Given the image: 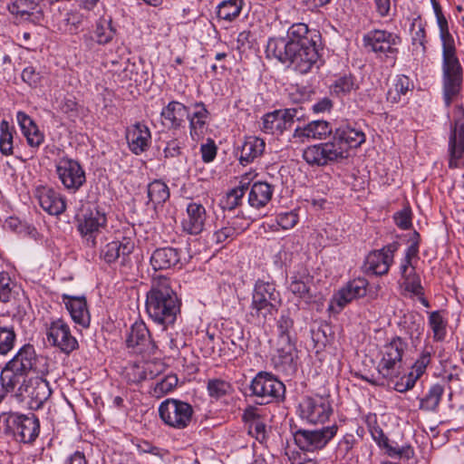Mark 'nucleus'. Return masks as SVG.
<instances>
[{"label": "nucleus", "mask_w": 464, "mask_h": 464, "mask_svg": "<svg viewBox=\"0 0 464 464\" xmlns=\"http://www.w3.org/2000/svg\"><path fill=\"white\" fill-rule=\"evenodd\" d=\"M332 414L333 407L329 394L304 396L299 403V415L309 423H324Z\"/></svg>", "instance_id": "obj_11"}, {"label": "nucleus", "mask_w": 464, "mask_h": 464, "mask_svg": "<svg viewBox=\"0 0 464 464\" xmlns=\"http://www.w3.org/2000/svg\"><path fill=\"white\" fill-rule=\"evenodd\" d=\"M303 159L311 166H324V160L321 161L318 144L305 148L303 151Z\"/></svg>", "instance_id": "obj_57"}, {"label": "nucleus", "mask_w": 464, "mask_h": 464, "mask_svg": "<svg viewBox=\"0 0 464 464\" xmlns=\"http://www.w3.org/2000/svg\"><path fill=\"white\" fill-rule=\"evenodd\" d=\"M402 285L405 290L411 292L414 295H424L423 287L420 279L415 272V268H411V272L406 278L403 279Z\"/></svg>", "instance_id": "obj_55"}, {"label": "nucleus", "mask_w": 464, "mask_h": 464, "mask_svg": "<svg viewBox=\"0 0 464 464\" xmlns=\"http://www.w3.org/2000/svg\"><path fill=\"white\" fill-rule=\"evenodd\" d=\"M207 389L208 395L217 400L230 394L233 391L230 382L218 378L208 380Z\"/></svg>", "instance_id": "obj_45"}, {"label": "nucleus", "mask_w": 464, "mask_h": 464, "mask_svg": "<svg viewBox=\"0 0 464 464\" xmlns=\"http://www.w3.org/2000/svg\"><path fill=\"white\" fill-rule=\"evenodd\" d=\"M434 353L432 346L426 345L420 354V357L414 362L412 366V372L417 374V377H420L426 371L427 366L430 364L431 355Z\"/></svg>", "instance_id": "obj_53"}, {"label": "nucleus", "mask_w": 464, "mask_h": 464, "mask_svg": "<svg viewBox=\"0 0 464 464\" xmlns=\"http://www.w3.org/2000/svg\"><path fill=\"white\" fill-rule=\"evenodd\" d=\"M126 140L130 151L140 155L150 148L151 133L145 123L136 122L127 128Z\"/></svg>", "instance_id": "obj_20"}, {"label": "nucleus", "mask_w": 464, "mask_h": 464, "mask_svg": "<svg viewBox=\"0 0 464 464\" xmlns=\"http://www.w3.org/2000/svg\"><path fill=\"white\" fill-rule=\"evenodd\" d=\"M362 41L365 48H369L373 53L384 54L387 58H391L393 63L396 62L399 53L398 45L401 42L398 34L386 30L374 29L368 32Z\"/></svg>", "instance_id": "obj_12"}, {"label": "nucleus", "mask_w": 464, "mask_h": 464, "mask_svg": "<svg viewBox=\"0 0 464 464\" xmlns=\"http://www.w3.org/2000/svg\"><path fill=\"white\" fill-rule=\"evenodd\" d=\"M244 228L237 227L236 226V221L233 220L228 222L227 226L222 227L221 228L215 231L213 237L217 244H221L226 241H231L236 238Z\"/></svg>", "instance_id": "obj_48"}, {"label": "nucleus", "mask_w": 464, "mask_h": 464, "mask_svg": "<svg viewBox=\"0 0 464 464\" xmlns=\"http://www.w3.org/2000/svg\"><path fill=\"white\" fill-rule=\"evenodd\" d=\"M408 343L401 337H393L381 349L382 358L377 366V377L373 374L362 376V379L373 385H384L393 382L401 373L402 358Z\"/></svg>", "instance_id": "obj_5"}, {"label": "nucleus", "mask_w": 464, "mask_h": 464, "mask_svg": "<svg viewBox=\"0 0 464 464\" xmlns=\"http://www.w3.org/2000/svg\"><path fill=\"white\" fill-rule=\"evenodd\" d=\"M286 130L285 123L282 121L278 111L269 112L262 118V130L268 134L283 133Z\"/></svg>", "instance_id": "obj_41"}, {"label": "nucleus", "mask_w": 464, "mask_h": 464, "mask_svg": "<svg viewBox=\"0 0 464 464\" xmlns=\"http://www.w3.org/2000/svg\"><path fill=\"white\" fill-rule=\"evenodd\" d=\"M15 130L10 126L8 121L3 120L0 122V152L4 156H11L14 154V134Z\"/></svg>", "instance_id": "obj_39"}, {"label": "nucleus", "mask_w": 464, "mask_h": 464, "mask_svg": "<svg viewBox=\"0 0 464 464\" xmlns=\"http://www.w3.org/2000/svg\"><path fill=\"white\" fill-rule=\"evenodd\" d=\"M444 392L442 385L436 383L430 386L427 394L420 399V409L426 411H433L438 408Z\"/></svg>", "instance_id": "obj_38"}, {"label": "nucleus", "mask_w": 464, "mask_h": 464, "mask_svg": "<svg viewBox=\"0 0 464 464\" xmlns=\"http://www.w3.org/2000/svg\"><path fill=\"white\" fill-rule=\"evenodd\" d=\"M249 391V395L257 398L259 404H267L274 401H283L285 386L273 373L261 371L252 379Z\"/></svg>", "instance_id": "obj_8"}, {"label": "nucleus", "mask_w": 464, "mask_h": 464, "mask_svg": "<svg viewBox=\"0 0 464 464\" xmlns=\"http://www.w3.org/2000/svg\"><path fill=\"white\" fill-rule=\"evenodd\" d=\"M366 287L367 281L363 278L350 281L334 295L332 304L335 303L341 310L353 299L364 296L367 291Z\"/></svg>", "instance_id": "obj_25"}, {"label": "nucleus", "mask_w": 464, "mask_h": 464, "mask_svg": "<svg viewBox=\"0 0 464 464\" xmlns=\"http://www.w3.org/2000/svg\"><path fill=\"white\" fill-rule=\"evenodd\" d=\"M333 138L334 141L344 150V155L348 157L350 149L359 148L365 142V134L362 130L357 127L356 123L343 122L337 127Z\"/></svg>", "instance_id": "obj_17"}, {"label": "nucleus", "mask_w": 464, "mask_h": 464, "mask_svg": "<svg viewBox=\"0 0 464 464\" xmlns=\"http://www.w3.org/2000/svg\"><path fill=\"white\" fill-rule=\"evenodd\" d=\"M297 222L298 217L293 211L280 213L276 216V224L284 230L294 227Z\"/></svg>", "instance_id": "obj_58"}, {"label": "nucleus", "mask_w": 464, "mask_h": 464, "mask_svg": "<svg viewBox=\"0 0 464 464\" xmlns=\"http://www.w3.org/2000/svg\"><path fill=\"white\" fill-rule=\"evenodd\" d=\"M265 148L264 140L255 136L246 138L239 149L238 160L240 164L246 166L252 163L256 159L262 156Z\"/></svg>", "instance_id": "obj_30"}, {"label": "nucleus", "mask_w": 464, "mask_h": 464, "mask_svg": "<svg viewBox=\"0 0 464 464\" xmlns=\"http://www.w3.org/2000/svg\"><path fill=\"white\" fill-rule=\"evenodd\" d=\"M194 414L193 407L178 399H167L159 406L160 420L169 427L183 430L189 426Z\"/></svg>", "instance_id": "obj_10"}, {"label": "nucleus", "mask_w": 464, "mask_h": 464, "mask_svg": "<svg viewBox=\"0 0 464 464\" xmlns=\"http://www.w3.org/2000/svg\"><path fill=\"white\" fill-rule=\"evenodd\" d=\"M338 426L334 423L320 429H298L293 431L295 444L302 451L322 450L336 436Z\"/></svg>", "instance_id": "obj_9"}, {"label": "nucleus", "mask_w": 464, "mask_h": 464, "mask_svg": "<svg viewBox=\"0 0 464 464\" xmlns=\"http://www.w3.org/2000/svg\"><path fill=\"white\" fill-rule=\"evenodd\" d=\"M56 173L64 188L75 193L86 182V175L82 165L74 160L62 158L56 165Z\"/></svg>", "instance_id": "obj_15"}, {"label": "nucleus", "mask_w": 464, "mask_h": 464, "mask_svg": "<svg viewBox=\"0 0 464 464\" xmlns=\"http://www.w3.org/2000/svg\"><path fill=\"white\" fill-rule=\"evenodd\" d=\"M396 225L401 229H408L411 227V211L404 208L394 215Z\"/></svg>", "instance_id": "obj_60"}, {"label": "nucleus", "mask_w": 464, "mask_h": 464, "mask_svg": "<svg viewBox=\"0 0 464 464\" xmlns=\"http://www.w3.org/2000/svg\"><path fill=\"white\" fill-rule=\"evenodd\" d=\"M22 390H24V394L28 396V404L33 410L42 408L52 394L49 382L42 378L29 379L27 385H24Z\"/></svg>", "instance_id": "obj_22"}, {"label": "nucleus", "mask_w": 464, "mask_h": 464, "mask_svg": "<svg viewBox=\"0 0 464 464\" xmlns=\"http://www.w3.org/2000/svg\"><path fill=\"white\" fill-rule=\"evenodd\" d=\"M217 146L211 140L208 143L202 144L200 148L202 160L204 162H211L217 156Z\"/></svg>", "instance_id": "obj_63"}, {"label": "nucleus", "mask_w": 464, "mask_h": 464, "mask_svg": "<svg viewBox=\"0 0 464 464\" xmlns=\"http://www.w3.org/2000/svg\"><path fill=\"white\" fill-rule=\"evenodd\" d=\"M63 301L73 322L83 328L89 327L91 316L85 297L63 295Z\"/></svg>", "instance_id": "obj_26"}, {"label": "nucleus", "mask_w": 464, "mask_h": 464, "mask_svg": "<svg viewBox=\"0 0 464 464\" xmlns=\"http://www.w3.org/2000/svg\"><path fill=\"white\" fill-rule=\"evenodd\" d=\"M48 343L61 353L69 355L78 349L79 343L72 334L70 326L63 319H55L50 323L46 331Z\"/></svg>", "instance_id": "obj_14"}, {"label": "nucleus", "mask_w": 464, "mask_h": 464, "mask_svg": "<svg viewBox=\"0 0 464 464\" xmlns=\"http://www.w3.org/2000/svg\"><path fill=\"white\" fill-rule=\"evenodd\" d=\"M148 201L147 206L152 205L154 210L162 206L170 196L168 185L160 179H155L147 187Z\"/></svg>", "instance_id": "obj_33"}, {"label": "nucleus", "mask_w": 464, "mask_h": 464, "mask_svg": "<svg viewBox=\"0 0 464 464\" xmlns=\"http://www.w3.org/2000/svg\"><path fill=\"white\" fill-rule=\"evenodd\" d=\"M195 111L191 116L188 115L190 135L192 139L198 138L204 133V129L208 118L209 112L203 102L194 104Z\"/></svg>", "instance_id": "obj_34"}, {"label": "nucleus", "mask_w": 464, "mask_h": 464, "mask_svg": "<svg viewBox=\"0 0 464 464\" xmlns=\"http://www.w3.org/2000/svg\"><path fill=\"white\" fill-rule=\"evenodd\" d=\"M20 288L12 280L7 272H0V302L5 304L14 303L19 295Z\"/></svg>", "instance_id": "obj_35"}, {"label": "nucleus", "mask_w": 464, "mask_h": 464, "mask_svg": "<svg viewBox=\"0 0 464 464\" xmlns=\"http://www.w3.org/2000/svg\"><path fill=\"white\" fill-rule=\"evenodd\" d=\"M274 188L267 182H255L248 193V204L250 207L259 209L271 200Z\"/></svg>", "instance_id": "obj_32"}, {"label": "nucleus", "mask_w": 464, "mask_h": 464, "mask_svg": "<svg viewBox=\"0 0 464 464\" xmlns=\"http://www.w3.org/2000/svg\"><path fill=\"white\" fill-rule=\"evenodd\" d=\"M243 0H226L218 7V16L226 21H232L237 17L242 10Z\"/></svg>", "instance_id": "obj_42"}, {"label": "nucleus", "mask_w": 464, "mask_h": 464, "mask_svg": "<svg viewBox=\"0 0 464 464\" xmlns=\"http://www.w3.org/2000/svg\"><path fill=\"white\" fill-rule=\"evenodd\" d=\"M134 242L130 238L123 237L121 241H112L108 243L101 251V257L108 264H111L121 258V264H124L126 257L132 253Z\"/></svg>", "instance_id": "obj_27"}, {"label": "nucleus", "mask_w": 464, "mask_h": 464, "mask_svg": "<svg viewBox=\"0 0 464 464\" xmlns=\"http://www.w3.org/2000/svg\"><path fill=\"white\" fill-rule=\"evenodd\" d=\"M22 79L32 87H36L40 82V73L33 66L24 68L22 72Z\"/></svg>", "instance_id": "obj_62"}, {"label": "nucleus", "mask_w": 464, "mask_h": 464, "mask_svg": "<svg viewBox=\"0 0 464 464\" xmlns=\"http://www.w3.org/2000/svg\"><path fill=\"white\" fill-rule=\"evenodd\" d=\"M420 377H417V374L414 372H410L407 375H404L401 378L400 381H397V379L392 382L394 383V390L399 392H405L409 390H411L417 380L419 379ZM392 382H390L389 384H391Z\"/></svg>", "instance_id": "obj_56"}, {"label": "nucleus", "mask_w": 464, "mask_h": 464, "mask_svg": "<svg viewBox=\"0 0 464 464\" xmlns=\"http://www.w3.org/2000/svg\"><path fill=\"white\" fill-rule=\"evenodd\" d=\"M145 308L149 317L164 329L175 323L180 310V300L173 290L169 278H153L150 289L146 295Z\"/></svg>", "instance_id": "obj_3"}, {"label": "nucleus", "mask_w": 464, "mask_h": 464, "mask_svg": "<svg viewBox=\"0 0 464 464\" xmlns=\"http://www.w3.org/2000/svg\"><path fill=\"white\" fill-rule=\"evenodd\" d=\"M429 324L433 332V339L441 342L446 336L447 322L443 319L439 311H433L429 316Z\"/></svg>", "instance_id": "obj_46"}, {"label": "nucleus", "mask_w": 464, "mask_h": 464, "mask_svg": "<svg viewBox=\"0 0 464 464\" xmlns=\"http://www.w3.org/2000/svg\"><path fill=\"white\" fill-rule=\"evenodd\" d=\"M36 361L35 350L32 344H24L16 354L6 362L0 374V383L6 392H14L23 396L22 387L27 385L26 377L34 369Z\"/></svg>", "instance_id": "obj_4"}, {"label": "nucleus", "mask_w": 464, "mask_h": 464, "mask_svg": "<svg viewBox=\"0 0 464 464\" xmlns=\"http://www.w3.org/2000/svg\"><path fill=\"white\" fill-rule=\"evenodd\" d=\"M296 348L294 341L278 343L277 354L274 358L276 367L285 372L296 371Z\"/></svg>", "instance_id": "obj_29"}, {"label": "nucleus", "mask_w": 464, "mask_h": 464, "mask_svg": "<svg viewBox=\"0 0 464 464\" xmlns=\"http://www.w3.org/2000/svg\"><path fill=\"white\" fill-rule=\"evenodd\" d=\"M150 265L155 271L175 267L180 262V250L175 247H160L153 251Z\"/></svg>", "instance_id": "obj_28"}, {"label": "nucleus", "mask_w": 464, "mask_h": 464, "mask_svg": "<svg viewBox=\"0 0 464 464\" xmlns=\"http://www.w3.org/2000/svg\"><path fill=\"white\" fill-rule=\"evenodd\" d=\"M38 9V4L34 0H16L10 8L13 14L21 15H33Z\"/></svg>", "instance_id": "obj_52"}, {"label": "nucleus", "mask_w": 464, "mask_h": 464, "mask_svg": "<svg viewBox=\"0 0 464 464\" xmlns=\"http://www.w3.org/2000/svg\"><path fill=\"white\" fill-rule=\"evenodd\" d=\"M116 34V28L112 25L111 17H101L95 25L94 36L99 44H109Z\"/></svg>", "instance_id": "obj_37"}, {"label": "nucleus", "mask_w": 464, "mask_h": 464, "mask_svg": "<svg viewBox=\"0 0 464 464\" xmlns=\"http://www.w3.org/2000/svg\"><path fill=\"white\" fill-rule=\"evenodd\" d=\"M332 126L325 121H313L304 127L295 130L294 137L324 140L334 133Z\"/></svg>", "instance_id": "obj_31"}, {"label": "nucleus", "mask_w": 464, "mask_h": 464, "mask_svg": "<svg viewBox=\"0 0 464 464\" xmlns=\"http://www.w3.org/2000/svg\"><path fill=\"white\" fill-rule=\"evenodd\" d=\"M178 384V378L174 374L166 375L155 383L153 395L157 398L162 397L173 391Z\"/></svg>", "instance_id": "obj_49"}, {"label": "nucleus", "mask_w": 464, "mask_h": 464, "mask_svg": "<svg viewBox=\"0 0 464 464\" xmlns=\"http://www.w3.org/2000/svg\"><path fill=\"white\" fill-rule=\"evenodd\" d=\"M107 223L105 213L98 207L86 208L78 218V230L86 245L96 246V238Z\"/></svg>", "instance_id": "obj_13"}, {"label": "nucleus", "mask_w": 464, "mask_h": 464, "mask_svg": "<svg viewBox=\"0 0 464 464\" xmlns=\"http://www.w3.org/2000/svg\"><path fill=\"white\" fill-rule=\"evenodd\" d=\"M0 433L11 437L17 442L31 444L40 433V421L33 414L2 412L0 414Z\"/></svg>", "instance_id": "obj_7"}, {"label": "nucleus", "mask_w": 464, "mask_h": 464, "mask_svg": "<svg viewBox=\"0 0 464 464\" xmlns=\"http://www.w3.org/2000/svg\"><path fill=\"white\" fill-rule=\"evenodd\" d=\"M293 330L294 320L290 317L289 313H282V314L276 321L278 343L293 341Z\"/></svg>", "instance_id": "obj_43"}, {"label": "nucleus", "mask_w": 464, "mask_h": 464, "mask_svg": "<svg viewBox=\"0 0 464 464\" xmlns=\"http://www.w3.org/2000/svg\"><path fill=\"white\" fill-rule=\"evenodd\" d=\"M34 196L41 208L50 215L58 216L66 209L64 198L53 188L38 186L35 188Z\"/></svg>", "instance_id": "obj_19"}, {"label": "nucleus", "mask_w": 464, "mask_h": 464, "mask_svg": "<svg viewBox=\"0 0 464 464\" xmlns=\"http://www.w3.org/2000/svg\"><path fill=\"white\" fill-rule=\"evenodd\" d=\"M24 135L28 145L32 148H38L44 140V136L40 132L37 126L34 127L32 130H27Z\"/></svg>", "instance_id": "obj_61"}, {"label": "nucleus", "mask_w": 464, "mask_h": 464, "mask_svg": "<svg viewBox=\"0 0 464 464\" xmlns=\"http://www.w3.org/2000/svg\"><path fill=\"white\" fill-rule=\"evenodd\" d=\"M249 434L257 440L263 441L266 439V425L259 420L254 418L249 423Z\"/></svg>", "instance_id": "obj_59"}, {"label": "nucleus", "mask_w": 464, "mask_h": 464, "mask_svg": "<svg viewBox=\"0 0 464 464\" xmlns=\"http://www.w3.org/2000/svg\"><path fill=\"white\" fill-rule=\"evenodd\" d=\"M411 43L413 45L419 44L425 50L426 32L425 25L420 19H414L411 24Z\"/></svg>", "instance_id": "obj_54"}, {"label": "nucleus", "mask_w": 464, "mask_h": 464, "mask_svg": "<svg viewBox=\"0 0 464 464\" xmlns=\"http://www.w3.org/2000/svg\"><path fill=\"white\" fill-rule=\"evenodd\" d=\"M15 341L14 325H0V354L6 355L14 348Z\"/></svg>", "instance_id": "obj_44"}, {"label": "nucleus", "mask_w": 464, "mask_h": 464, "mask_svg": "<svg viewBox=\"0 0 464 464\" xmlns=\"http://www.w3.org/2000/svg\"><path fill=\"white\" fill-rule=\"evenodd\" d=\"M188 118V109L183 103L171 101L163 107L160 112L162 125L171 130H179Z\"/></svg>", "instance_id": "obj_23"}, {"label": "nucleus", "mask_w": 464, "mask_h": 464, "mask_svg": "<svg viewBox=\"0 0 464 464\" xmlns=\"http://www.w3.org/2000/svg\"><path fill=\"white\" fill-rule=\"evenodd\" d=\"M382 449L386 450V453L391 458L409 460L414 456V450L410 444L399 446L398 444L392 445L388 442V446Z\"/></svg>", "instance_id": "obj_50"}, {"label": "nucleus", "mask_w": 464, "mask_h": 464, "mask_svg": "<svg viewBox=\"0 0 464 464\" xmlns=\"http://www.w3.org/2000/svg\"><path fill=\"white\" fill-rule=\"evenodd\" d=\"M247 189V184H242L241 181L238 187L232 188L227 193L224 201H222L223 208L228 210L235 209L241 204L242 198Z\"/></svg>", "instance_id": "obj_47"}, {"label": "nucleus", "mask_w": 464, "mask_h": 464, "mask_svg": "<svg viewBox=\"0 0 464 464\" xmlns=\"http://www.w3.org/2000/svg\"><path fill=\"white\" fill-rule=\"evenodd\" d=\"M318 146L321 161L324 160V166L330 162L346 159L344 150H343L336 141H334V138L330 141L319 143Z\"/></svg>", "instance_id": "obj_36"}, {"label": "nucleus", "mask_w": 464, "mask_h": 464, "mask_svg": "<svg viewBox=\"0 0 464 464\" xmlns=\"http://www.w3.org/2000/svg\"><path fill=\"white\" fill-rule=\"evenodd\" d=\"M282 304L279 291L273 282L257 280L254 285L249 315L259 324L272 320Z\"/></svg>", "instance_id": "obj_6"}, {"label": "nucleus", "mask_w": 464, "mask_h": 464, "mask_svg": "<svg viewBox=\"0 0 464 464\" xmlns=\"http://www.w3.org/2000/svg\"><path fill=\"white\" fill-rule=\"evenodd\" d=\"M16 120L23 134L27 130H32V129L36 126L34 121L24 111L17 112Z\"/></svg>", "instance_id": "obj_64"}, {"label": "nucleus", "mask_w": 464, "mask_h": 464, "mask_svg": "<svg viewBox=\"0 0 464 464\" xmlns=\"http://www.w3.org/2000/svg\"><path fill=\"white\" fill-rule=\"evenodd\" d=\"M309 280V276L305 273L303 275H294L290 278L288 289L298 298L309 299L311 297L308 285Z\"/></svg>", "instance_id": "obj_40"}, {"label": "nucleus", "mask_w": 464, "mask_h": 464, "mask_svg": "<svg viewBox=\"0 0 464 464\" xmlns=\"http://www.w3.org/2000/svg\"><path fill=\"white\" fill-rule=\"evenodd\" d=\"M437 23L442 44V84L445 104L450 106L462 89L463 69L457 56L454 37L450 33L449 24L442 12H437Z\"/></svg>", "instance_id": "obj_2"}, {"label": "nucleus", "mask_w": 464, "mask_h": 464, "mask_svg": "<svg viewBox=\"0 0 464 464\" xmlns=\"http://www.w3.org/2000/svg\"><path fill=\"white\" fill-rule=\"evenodd\" d=\"M399 248L398 242H392L379 250L372 251L365 259V269L376 276L386 275L393 262L394 253Z\"/></svg>", "instance_id": "obj_16"}, {"label": "nucleus", "mask_w": 464, "mask_h": 464, "mask_svg": "<svg viewBox=\"0 0 464 464\" xmlns=\"http://www.w3.org/2000/svg\"><path fill=\"white\" fill-rule=\"evenodd\" d=\"M356 88L354 78L352 75H344L338 78L332 85V91L337 95H346Z\"/></svg>", "instance_id": "obj_51"}, {"label": "nucleus", "mask_w": 464, "mask_h": 464, "mask_svg": "<svg viewBox=\"0 0 464 464\" xmlns=\"http://www.w3.org/2000/svg\"><path fill=\"white\" fill-rule=\"evenodd\" d=\"M186 213L181 222L182 230L188 235H199L204 230L207 220L205 207L197 202H190L187 206Z\"/></svg>", "instance_id": "obj_21"}, {"label": "nucleus", "mask_w": 464, "mask_h": 464, "mask_svg": "<svg viewBox=\"0 0 464 464\" xmlns=\"http://www.w3.org/2000/svg\"><path fill=\"white\" fill-rule=\"evenodd\" d=\"M449 151L450 168H459V160L464 158V116L454 122L449 140Z\"/></svg>", "instance_id": "obj_24"}, {"label": "nucleus", "mask_w": 464, "mask_h": 464, "mask_svg": "<svg viewBox=\"0 0 464 464\" xmlns=\"http://www.w3.org/2000/svg\"><path fill=\"white\" fill-rule=\"evenodd\" d=\"M320 35L304 23L292 24L287 38H271L266 44L267 57L290 63L300 73H307L319 59L317 41Z\"/></svg>", "instance_id": "obj_1"}, {"label": "nucleus", "mask_w": 464, "mask_h": 464, "mask_svg": "<svg viewBox=\"0 0 464 464\" xmlns=\"http://www.w3.org/2000/svg\"><path fill=\"white\" fill-rule=\"evenodd\" d=\"M126 343L129 348H132L133 352L137 353L152 354L157 348L143 322H136L132 324Z\"/></svg>", "instance_id": "obj_18"}]
</instances>
